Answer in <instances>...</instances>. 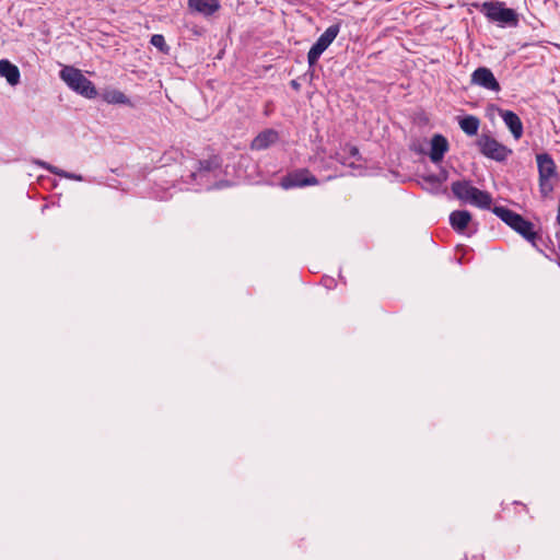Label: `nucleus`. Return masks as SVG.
<instances>
[{"instance_id": "nucleus-1", "label": "nucleus", "mask_w": 560, "mask_h": 560, "mask_svg": "<svg viewBox=\"0 0 560 560\" xmlns=\"http://www.w3.org/2000/svg\"><path fill=\"white\" fill-rule=\"evenodd\" d=\"M492 212L526 241L532 243L533 246L537 247L536 240L538 235L534 231V224L530 221L525 220L521 214L502 206L493 207Z\"/></svg>"}, {"instance_id": "nucleus-2", "label": "nucleus", "mask_w": 560, "mask_h": 560, "mask_svg": "<svg viewBox=\"0 0 560 560\" xmlns=\"http://www.w3.org/2000/svg\"><path fill=\"white\" fill-rule=\"evenodd\" d=\"M60 79L75 93L86 97L94 98L97 96V90L93 82L89 80L81 70L66 66L59 72Z\"/></svg>"}, {"instance_id": "nucleus-3", "label": "nucleus", "mask_w": 560, "mask_h": 560, "mask_svg": "<svg viewBox=\"0 0 560 560\" xmlns=\"http://www.w3.org/2000/svg\"><path fill=\"white\" fill-rule=\"evenodd\" d=\"M538 174H539V192L542 197H548L555 188L552 178H557V166L548 153H540L536 155Z\"/></svg>"}, {"instance_id": "nucleus-4", "label": "nucleus", "mask_w": 560, "mask_h": 560, "mask_svg": "<svg viewBox=\"0 0 560 560\" xmlns=\"http://www.w3.org/2000/svg\"><path fill=\"white\" fill-rule=\"evenodd\" d=\"M485 15L500 26L516 27L518 25V14L515 10L505 8L503 2L488 1L482 4Z\"/></svg>"}, {"instance_id": "nucleus-5", "label": "nucleus", "mask_w": 560, "mask_h": 560, "mask_svg": "<svg viewBox=\"0 0 560 560\" xmlns=\"http://www.w3.org/2000/svg\"><path fill=\"white\" fill-rule=\"evenodd\" d=\"M476 145L481 154L497 162L505 161L512 153L511 149L501 144L488 133L480 135L476 141Z\"/></svg>"}, {"instance_id": "nucleus-6", "label": "nucleus", "mask_w": 560, "mask_h": 560, "mask_svg": "<svg viewBox=\"0 0 560 560\" xmlns=\"http://www.w3.org/2000/svg\"><path fill=\"white\" fill-rule=\"evenodd\" d=\"M340 32L339 24H332L317 38L307 52V62L310 67H314L322 54L330 46Z\"/></svg>"}, {"instance_id": "nucleus-7", "label": "nucleus", "mask_w": 560, "mask_h": 560, "mask_svg": "<svg viewBox=\"0 0 560 560\" xmlns=\"http://www.w3.org/2000/svg\"><path fill=\"white\" fill-rule=\"evenodd\" d=\"M317 184L318 179L307 168H300L290 172L283 176L280 182V186L284 189L314 186Z\"/></svg>"}, {"instance_id": "nucleus-8", "label": "nucleus", "mask_w": 560, "mask_h": 560, "mask_svg": "<svg viewBox=\"0 0 560 560\" xmlns=\"http://www.w3.org/2000/svg\"><path fill=\"white\" fill-rule=\"evenodd\" d=\"M471 84L493 92H499L501 89L492 71L486 67H479L472 72Z\"/></svg>"}, {"instance_id": "nucleus-9", "label": "nucleus", "mask_w": 560, "mask_h": 560, "mask_svg": "<svg viewBox=\"0 0 560 560\" xmlns=\"http://www.w3.org/2000/svg\"><path fill=\"white\" fill-rule=\"evenodd\" d=\"M221 8L220 0H188V9L205 18H210Z\"/></svg>"}, {"instance_id": "nucleus-10", "label": "nucleus", "mask_w": 560, "mask_h": 560, "mask_svg": "<svg viewBox=\"0 0 560 560\" xmlns=\"http://www.w3.org/2000/svg\"><path fill=\"white\" fill-rule=\"evenodd\" d=\"M279 140V133L275 129H265L259 132L252 141L250 149L252 150H266Z\"/></svg>"}, {"instance_id": "nucleus-11", "label": "nucleus", "mask_w": 560, "mask_h": 560, "mask_svg": "<svg viewBox=\"0 0 560 560\" xmlns=\"http://www.w3.org/2000/svg\"><path fill=\"white\" fill-rule=\"evenodd\" d=\"M499 114L503 119L504 124L513 135V137L518 140L523 136V124L520 117L512 110L509 109H500Z\"/></svg>"}, {"instance_id": "nucleus-12", "label": "nucleus", "mask_w": 560, "mask_h": 560, "mask_svg": "<svg viewBox=\"0 0 560 560\" xmlns=\"http://www.w3.org/2000/svg\"><path fill=\"white\" fill-rule=\"evenodd\" d=\"M448 151V142L447 139L438 133L434 135L431 139V150H430V159L433 163H439L443 160L444 154Z\"/></svg>"}, {"instance_id": "nucleus-13", "label": "nucleus", "mask_w": 560, "mask_h": 560, "mask_svg": "<svg viewBox=\"0 0 560 560\" xmlns=\"http://www.w3.org/2000/svg\"><path fill=\"white\" fill-rule=\"evenodd\" d=\"M470 221L471 214L467 210H455L450 214V224L458 233H463Z\"/></svg>"}, {"instance_id": "nucleus-14", "label": "nucleus", "mask_w": 560, "mask_h": 560, "mask_svg": "<svg viewBox=\"0 0 560 560\" xmlns=\"http://www.w3.org/2000/svg\"><path fill=\"white\" fill-rule=\"evenodd\" d=\"M0 75L5 78L10 85H16L20 82V70L7 59L0 60Z\"/></svg>"}, {"instance_id": "nucleus-15", "label": "nucleus", "mask_w": 560, "mask_h": 560, "mask_svg": "<svg viewBox=\"0 0 560 560\" xmlns=\"http://www.w3.org/2000/svg\"><path fill=\"white\" fill-rule=\"evenodd\" d=\"M452 192L453 195L460 200L464 203H467L472 190H475L476 187H474L469 180H457L452 184Z\"/></svg>"}, {"instance_id": "nucleus-16", "label": "nucleus", "mask_w": 560, "mask_h": 560, "mask_svg": "<svg viewBox=\"0 0 560 560\" xmlns=\"http://www.w3.org/2000/svg\"><path fill=\"white\" fill-rule=\"evenodd\" d=\"M467 203L476 206L480 209H490L492 197L488 191L480 190L477 187L472 190Z\"/></svg>"}, {"instance_id": "nucleus-17", "label": "nucleus", "mask_w": 560, "mask_h": 560, "mask_svg": "<svg viewBox=\"0 0 560 560\" xmlns=\"http://www.w3.org/2000/svg\"><path fill=\"white\" fill-rule=\"evenodd\" d=\"M102 98L108 104L130 105V100L117 89H108L102 93Z\"/></svg>"}, {"instance_id": "nucleus-18", "label": "nucleus", "mask_w": 560, "mask_h": 560, "mask_svg": "<svg viewBox=\"0 0 560 560\" xmlns=\"http://www.w3.org/2000/svg\"><path fill=\"white\" fill-rule=\"evenodd\" d=\"M342 151H343V154L337 153L336 159L339 163H341L343 165H348V166L352 167L353 162H350L349 159H353V160L358 161L361 158L359 149L355 145L346 144L345 148L342 149Z\"/></svg>"}, {"instance_id": "nucleus-19", "label": "nucleus", "mask_w": 560, "mask_h": 560, "mask_svg": "<svg viewBox=\"0 0 560 560\" xmlns=\"http://www.w3.org/2000/svg\"><path fill=\"white\" fill-rule=\"evenodd\" d=\"M460 129L468 136H475L478 132L480 120L474 115H467L458 121Z\"/></svg>"}, {"instance_id": "nucleus-20", "label": "nucleus", "mask_w": 560, "mask_h": 560, "mask_svg": "<svg viewBox=\"0 0 560 560\" xmlns=\"http://www.w3.org/2000/svg\"><path fill=\"white\" fill-rule=\"evenodd\" d=\"M36 163L39 166H42L43 168L47 170L48 172H50L51 174H55L57 176H60V177H63V178H68V179L78 180V182L83 180V177L80 174L69 173L67 171L58 168L57 166H54V165H51V164H49L47 162H44V161H37Z\"/></svg>"}, {"instance_id": "nucleus-21", "label": "nucleus", "mask_w": 560, "mask_h": 560, "mask_svg": "<svg viewBox=\"0 0 560 560\" xmlns=\"http://www.w3.org/2000/svg\"><path fill=\"white\" fill-rule=\"evenodd\" d=\"M218 167H220V161L218 158L198 161V171L199 172H211Z\"/></svg>"}, {"instance_id": "nucleus-22", "label": "nucleus", "mask_w": 560, "mask_h": 560, "mask_svg": "<svg viewBox=\"0 0 560 560\" xmlns=\"http://www.w3.org/2000/svg\"><path fill=\"white\" fill-rule=\"evenodd\" d=\"M150 43L163 54H167L170 50V46L166 44L162 34L152 35Z\"/></svg>"}, {"instance_id": "nucleus-23", "label": "nucleus", "mask_w": 560, "mask_h": 560, "mask_svg": "<svg viewBox=\"0 0 560 560\" xmlns=\"http://www.w3.org/2000/svg\"><path fill=\"white\" fill-rule=\"evenodd\" d=\"M424 182L434 186V187H439L440 186V179H438V176L436 175H428L425 177H423Z\"/></svg>"}, {"instance_id": "nucleus-24", "label": "nucleus", "mask_w": 560, "mask_h": 560, "mask_svg": "<svg viewBox=\"0 0 560 560\" xmlns=\"http://www.w3.org/2000/svg\"><path fill=\"white\" fill-rule=\"evenodd\" d=\"M438 179H440V185L447 179V172L442 170L439 174H435Z\"/></svg>"}, {"instance_id": "nucleus-25", "label": "nucleus", "mask_w": 560, "mask_h": 560, "mask_svg": "<svg viewBox=\"0 0 560 560\" xmlns=\"http://www.w3.org/2000/svg\"><path fill=\"white\" fill-rule=\"evenodd\" d=\"M290 85H291V86H292V89H294L295 91H299V90H300V88H301L300 83H299L296 80H292V81L290 82Z\"/></svg>"}, {"instance_id": "nucleus-26", "label": "nucleus", "mask_w": 560, "mask_h": 560, "mask_svg": "<svg viewBox=\"0 0 560 560\" xmlns=\"http://www.w3.org/2000/svg\"><path fill=\"white\" fill-rule=\"evenodd\" d=\"M557 223L560 225V198H559L558 212H557Z\"/></svg>"}]
</instances>
